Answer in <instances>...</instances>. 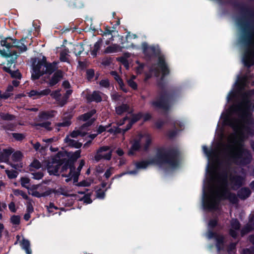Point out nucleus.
Wrapping results in <instances>:
<instances>
[{
    "instance_id": "1",
    "label": "nucleus",
    "mask_w": 254,
    "mask_h": 254,
    "mask_svg": "<svg viewBox=\"0 0 254 254\" xmlns=\"http://www.w3.org/2000/svg\"><path fill=\"white\" fill-rule=\"evenodd\" d=\"M158 66L162 72V76L157 83V86L160 90L157 95L150 101L149 104L155 110H163L168 111L171 105L179 97L181 93L180 86H172L166 88L165 77L169 74L170 69L163 57H159L158 60Z\"/></svg>"
},
{
    "instance_id": "2",
    "label": "nucleus",
    "mask_w": 254,
    "mask_h": 254,
    "mask_svg": "<svg viewBox=\"0 0 254 254\" xmlns=\"http://www.w3.org/2000/svg\"><path fill=\"white\" fill-rule=\"evenodd\" d=\"M231 4L235 8L239 9L242 14L254 18V9L251 7L236 0L232 2ZM239 23L242 29L240 42L246 48L243 62L245 66L250 68L254 65V20L249 27L244 24L241 20H239Z\"/></svg>"
},
{
    "instance_id": "3",
    "label": "nucleus",
    "mask_w": 254,
    "mask_h": 254,
    "mask_svg": "<svg viewBox=\"0 0 254 254\" xmlns=\"http://www.w3.org/2000/svg\"><path fill=\"white\" fill-rule=\"evenodd\" d=\"M180 155V151L177 148L161 146L156 149L154 158L149 160L136 162L135 166L137 169H146L149 165L159 166L167 165L172 168H176L179 165Z\"/></svg>"
},
{
    "instance_id": "4",
    "label": "nucleus",
    "mask_w": 254,
    "mask_h": 254,
    "mask_svg": "<svg viewBox=\"0 0 254 254\" xmlns=\"http://www.w3.org/2000/svg\"><path fill=\"white\" fill-rule=\"evenodd\" d=\"M221 176L222 180L223 187L221 191L216 193L215 197H210L205 192H204L203 207L205 210L209 211L217 210L220 200L227 199L228 196L229 195V193L231 192L227 187L228 181L227 172H223Z\"/></svg>"
},
{
    "instance_id": "5",
    "label": "nucleus",
    "mask_w": 254,
    "mask_h": 254,
    "mask_svg": "<svg viewBox=\"0 0 254 254\" xmlns=\"http://www.w3.org/2000/svg\"><path fill=\"white\" fill-rule=\"evenodd\" d=\"M233 143L238 146V147L231 145L227 146L228 148L231 150L235 149L236 151L235 152H232V153L230 156V159H232L236 164L243 166L250 164L252 160L251 152L248 149L243 147L242 140L235 139L233 140Z\"/></svg>"
},
{
    "instance_id": "6",
    "label": "nucleus",
    "mask_w": 254,
    "mask_h": 254,
    "mask_svg": "<svg viewBox=\"0 0 254 254\" xmlns=\"http://www.w3.org/2000/svg\"><path fill=\"white\" fill-rule=\"evenodd\" d=\"M231 110L238 115L239 121L243 124L242 128L249 135H253L254 130V118L253 114L249 108L243 109L240 104L233 105L231 107Z\"/></svg>"
},
{
    "instance_id": "7",
    "label": "nucleus",
    "mask_w": 254,
    "mask_h": 254,
    "mask_svg": "<svg viewBox=\"0 0 254 254\" xmlns=\"http://www.w3.org/2000/svg\"><path fill=\"white\" fill-rule=\"evenodd\" d=\"M141 47L143 54L148 59L155 57L159 54V51L154 46H149L146 42L142 43Z\"/></svg>"
},
{
    "instance_id": "8",
    "label": "nucleus",
    "mask_w": 254,
    "mask_h": 254,
    "mask_svg": "<svg viewBox=\"0 0 254 254\" xmlns=\"http://www.w3.org/2000/svg\"><path fill=\"white\" fill-rule=\"evenodd\" d=\"M143 137V134L139 133L138 135V138L134 139L131 141V145L127 152L128 156H134L135 154V152L140 150L141 148V141Z\"/></svg>"
},
{
    "instance_id": "9",
    "label": "nucleus",
    "mask_w": 254,
    "mask_h": 254,
    "mask_svg": "<svg viewBox=\"0 0 254 254\" xmlns=\"http://www.w3.org/2000/svg\"><path fill=\"white\" fill-rule=\"evenodd\" d=\"M109 149L110 147L108 146H103L99 147L97 150L96 154L94 156V160L96 162H98L102 159L106 160H110L112 158V151H110L109 152L104 155L101 154L102 152L107 151Z\"/></svg>"
},
{
    "instance_id": "10",
    "label": "nucleus",
    "mask_w": 254,
    "mask_h": 254,
    "mask_svg": "<svg viewBox=\"0 0 254 254\" xmlns=\"http://www.w3.org/2000/svg\"><path fill=\"white\" fill-rule=\"evenodd\" d=\"M39 191L35 190L32 191L31 195L37 198H40L42 197H46L52 193H56L57 190L51 189L47 186H43L41 185V187L39 188Z\"/></svg>"
},
{
    "instance_id": "11",
    "label": "nucleus",
    "mask_w": 254,
    "mask_h": 254,
    "mask_svg": "<svg viewBox=\"0 0 254 254\" xmlns=\"http://www.w3.org/2000/svg\"><path fill=\"white\" fill-rule=\"evenodd\" d=\"M231 228L229 230V234L234 239H236L238 237L237 231L240 230L241 224L237 219H233L231 222Z\"/></svg>"
},
{
    "instance_id": "12",
    "label": "nucleus",
    "mask_w": 254,
    "mask_h": 254,
    "mask_svg": "<svg viewBox=\"0 0 254 254\" xmlns=\"http://www.w3.org/2000/svg\"><path fill=\"white\" fill-rule=\"evenodd\" d=\"M245 178L240 175H235L230 177V181L232 185V189L236 190L240 188L244 184Z\"/></svg>"
},
{
    "instance_id": "13",
    "label": "nucleus",
    "mask_w": 254,
    "mask_h": 254,
    "mask_svg": "<svg viewBox=\"0 0 254 254\" xmlns=\"http://www.w3.org/2000/svg\"><path fill=\"white\" fill-rule=\"evenodd\" d=\"M101 94L102 93L98 90L93 91L92 93H87L85 96L87 103H100L102 101Z\"/></svg>"
},
{
    "instance_id": "14",
    "label": "nucleus",
    "mask_w": 254,
    "mask_h": 254,
    "mask_svg": "<svg viewBox=\"0 0 254 254\" xmlns=\"http://www.w3.org/2000/svg\"><path fill=\"white\" fill-rule=\"evenodd\" d=\"M238 122L237 119L231 118L228 115H226L223 120L224 125L230 127L235 132H237L240 129Z\"/></svg>"
},
{
    "instance_id": "15",
    "label": "nucleus",
    "mask_w": 254,
    "mask_h": 254,
    "mask_svg": "<svg viewBox=\"0 0 254 254\" xmlns=\"http://www.w3.org/2000/svg\"><path fill=\"white\" fill-rule=\"evenodd\" d=\"M62 165L61 164V163H53L52 159H51V161L49 162L47 165L48 172L49 175L59 176V171Z\"/></svg>"
},
{
    "instance_id": "16",
    "label": "nucleus",
    "mask_w": 254,
    "mask_h": 254,
    "mask_svg": "<svg viewBox=\"0 0 254 254\" xmlns=\"http://www.w3.org/2000/svg\"><path fill=\"white\" fill-rule=\"evenodd\" d=\"M19 44V42L16 39H13L10 37L4 38V39L0 41V45L2 47H5L7 49L14 47V45L16 44Z\"/></svg>"
},
{
    "instance_id": "17",
    "label": "nucleus",
    "mask_w": 254,
    "mask_h": 254,
    "mask_svg": "<svg viewBox=\"0 0 254 254\" xmlns=\"http://www.w3.org/2000/svg\"><path fill=\"white\" fill-rule=\"evenodd\" d=\"M63 76V71L61 70H57L49 80V86L52 87L56 85L62 79Z\"/></svg>"
},
{
    "instance_id": "18",
    "label": "nucleus",
    "mask_w": 254,
    "mask_h": 254,
    "mask_svg": "<svg viewBox=\"0 0 254 254\" xmlns=\"http://www.w3.org/2000/svg\"><path fill=\"white\" fill-rule=\"evenodd\" d=\"M69 154L68 152L66 151H60L55 156L52 157L53 163H61V164H63L64 162L65 159H62L61 158L67 156Z\"/></svg>"
},
{
    "instance_id": "19",
    "label": "nucleus",
    "mask_w": 254,
    "mask_h": 254,
    "mask_svg": "<svg viewBox=\"0 0 254 254\" xmlns=\"http://www.w3.org/2000/svg\"><path fill=\"white\" fill-rule=\"evenodd\" d=\"M252 192L248 187L241 188L237 191V196L241 200H245L250 196Z\"/></svg>"
},
{
    "instance_id": "20",
    "label": "nucleus",
    "mask_w": 254,
    "mask_h": 254,
    "mask_svg": "<svg viewBox=\"0 0 254 254\" xmlns=\"http://www.w3.org/2000/svg\"><path fill=\"white\" fill-rule=\"evenodd\" d=\"M51 92V90L49 88H46L41 91L32 90L29 92L28 96L30 97L37 96L38 98H39L49 95Z\"/></svg>"
},
{
    "instance_id": "21",
    "label": "nucleus",
    "mask_w": 254,
    "mask_h": 254,
    "mask_svg": "<svg viewBox=\"0 0 254 254\" xmlns=\"http://www.w3.org/2000/svg\"><path fill=\"white\" fill-rule=\"evenodd\" d=\"M97 111L93 109L90 111L78 116V120L83 122H86L92 119V117L96 113Z\"/></svg>"
},
{
    "instance_id": "22",
    "label": "nucleus",
    "mask_w": 254,
    "mask_h": 254,
    "mask_svg": "<svg viewBox=\"0 0 254 254\" xmlns=\"http://www.w3.org/2000/svg\"><path fill=\"white\" fill-rule=\"evenodd\" d=\"M64 140V142L67 144L68 146L72 148L79 149L82 145V143L70 138L68 135L65 137Z\"/></svg>"
},
{
    "instance_id": "23",
    "label": "nucleus",
    "mask_w": 254,
    "mask_h": 254,
    "mask_svg": "<svg viewBox=\"0 0 254 254\" xmlns=\"http://www.w3.org/2000/svg\"><path fill=\"white\" fill-rule=\"evenodd\" d=\"M57 63L55 62H54L52 63L46 62V64L45 65V67L46 68V69L44 70H43V71L45 74H51L54 72H55L57 68Z\"/></svg>"
},
{
    "instance_id": "24",
    "label": "nucleus",
    "mask_w": 254,
    "mask_h": 254,
    "mask_svg": "<svg viewBox=\"0 0 254 254\" xmlns=\"http://www.w3.org/2000/svg\"><path fill=\"white\" fill-rule=\"evenodd\" d=\"M216 247L218 252L223 250L225 244V238L223 235H219L215 239Z\"/></svg>"
},
{
    "instance_id": "25",
    "label": "nucleus",
    "mask_w": 254,
    "mask_h": 254,
    "mask_svg": "<svg viewBox=\"0 0 254 254\" xmlns=\"http://www.w3.org/2000/svg\"><path fill=\"white\" fill-rule=\"evenodd\" d=\"M2 68L4 71L9 73L12 78L20 79L22 77V75L18 69L12 71L10 68L6 66H3Z\"/></svg>"
},
{
    "instance_id": "26",
    "label": "nucleus",
    "mask_w": 254,
    "mask_h": 254,
    "mask_svg": "<svg viewBox=\"0 0 254 254\" xmlns=\"http://www.w3.org/2000/svg\"><path fill=\"white\" fill-rule=\"evenodd\" d=\"M129 109V106L127 104L123 103L122 105H119L116 107L115 110L117 115L121 116L126 112L128 113Z\"/></svg>"
},
{
    "instance_id": "27",
    "label": "nucleus",
    "mask_w": 254,
    "mask_h": 254,
    "mask_svg": "<svg viewBox=\"0 0 254 254\" xmlns=\"http://www.w3.org/2000/svg\"><path fill=\"white\" fill-rule=\"evenodd\" d=\"M20 246L22 249L25 251L26 254H32V250L30 249V243L28 240L23 238L20 242Z\"/></svg>"
},
{
    "instance_id": "28",
    "label": "nucleus",
    "mask_w": 254,
    "mask_h": 254,
    "mask_svg": "<svg viewBox=\"0 0 254 254\" xmlns=\"http://www.w3.org/2000/svg\"><path fill=\"white\" fill-rule=\"evenodd\" d=\"M114 30H111V27L109 26H106L105 28L104 31L103 32V36H106L107 35H110L111 37L109 38L108 40L106 41V44L108 45L110 42L114 40V36H113V33L114 32Z\"/></svg>"
},
{
    "instance_id": "29",
    "label": "nucleus",
    "mask_w": 254,
    "mask_h": 254,
    "mask_svg": "<svg viewBox=\"0 0 254 254\" xmlns=\"http://www.w3.org/2000/svg\"><path fill=\"white\" fill-rule=\"evenodd\" d=\"M132 111L128 112V114H131L130 121L134 124L139 121L143 117V113L139 112L137 113L132 114Z\"/></svg>"
},
{
    "instance_id": "30",
    "label": "nucleus",
    "mask_w": 254,
    "mask_h": 254,
    "mask_svg": "<svg viewBox=\"0 0 254 254\" xmlns=\"http://www.w3.org/2000/svg\"><path fill=\"white\" fill-rule=\"evenodd\" d=\"M144 137H146L145 143L143 144L142 147V150L144 151H147L149 150V147L152 143V138L149 134H143Z\"/></svg>"
},
{
    "instance_id": "31",
    "label": "nucleus",
    "mask_w": 254,
    "mask_h": 254,
    "mask_svg": "<svg viewBox=\"0 0 254 254\" xmlns=\"http://www.w3.org/2000/svg\"><path fill=\"white\" fill-rule=\"evenodd\" d=\"M102 42V39L100 38L95 43L93 49L91 51V54L94 57H96L97 55V53L100 49V47Z\"/></svg>"
},
{
    "instance_id": "32",
    "label": "nucleus",
    "mask_w": 254,
    "mask_h": 254,
    "mask_svg": "<svg viewBox=\"0 0 254 254\" xmlns=\"http://www.w3.org/2000/svg\"><path fill=\"white\" fill-rule=\"evenodd\" d=\"M68 153L67 155V157L69 159L75 162L78 158L80 157L81 150H78L75 151L74 152H68Z\"/></svg>"
},
{
    "instance_id": "33",
    "label": "nucleus",
    "mask_w": 254,
    "mask_h": 254,
    "mask_svg": "<svg viewBox=\"0 0 254 254\" xmlns=\"http://www.w3.org/2000/svg\"><path fill=\"white\" fill-rule=\"evenodd\" d=\"M249 241L253 244L252 250L249 249H244L242 254H254V235H251L249 236Z\"/></svg>"
},
{
    "instance_id": "34",
    "label": "nucleus",
    "mask_w": 254,
    "mask_h": 254,
    "mask_svg": "<svg viewBox=\"0 0 254 254\" xmlns=\"http://www.w3.org/2000/svg\"><path fill=\"white\" fill-rule=\"evenodd\" d=\"M51 122L49 121H46L41 123H35L34 126L36 127H40L45 128L48 131H52L53 129L52 127H51Z\"/></svg>"
},
{
    "instance_id": "35",
    "label": "nucleus",
    "mask_w": 254,
    "mask_h": 254,
    "mask_svg": "<svg viewBox=\"0 0 254 254\" xmlns=\"http://www.w3.org/2000/svg\"><path fill=\"white\" fill-rule=\"evenodd\" d=\"M170 124L174 127V128H177L180 130V131L183 130L184 128V124L178 120L171 121Z\"/></svg>"
},
{
    "instance_id": "36",
    "label": "nucleus",
    "mask_w": 254,
    "mask_h": 254,
    "mask_svg": "<svg viewBox=\"0 0 254 254\" xmlns=\"http://www.w3.org/2000/svg\"><path fill=\"white\" fill-rule=\"evenodd\" d=\"M246 77H239L238 80L236 83V86L237 89H243L246 85Z\"/></svg>"
},
{
    "instance_id": "37",
    "label": "nucleus",
    "mask_w": 254,
    "mask_h": 254,
    "mask_svg": "<svg viewBox=\"0 0 254 254\" xmlns=\"http://www.w3.org/2000/svg\"><path fill=\"white\" fill-rule=\"evenodd\" d=\"M253 230V227L249 223L248 224H247L246 226L243 227L242 229L241 230V236L242 237H243L249 233L252 232Z\"/></svg>"
},
{
    "instance_id": "38",
    "label": "nucleus",
    "mask_w": 254,
    "mask_h": 254,
    "mask_svg": "<svg viewBox=\"0 0 254 254\" xmlns=\"http://www.w3.org/2000/svg\"><path fill=\"white\" fill-rule=\"evenodd\" d=\"M12 149H4L3 152L0 154V160H7L12 154Z\"/></svg>"
},
{
    "instance_id": "39",
    "label": "nucleus",
    "mask_w": 254,
    "mask_h": 254,
    "mask_svg": "<svg viewBox=\"0 0 254 254\" xmlns=\"http://www.w3.org/2000/svg\"><path fill=\"white\" fill-rule=\"evenodd\" d=\"M47 60L45 57H43L42 59L39 60L37 64L33 66V69L37 70L38 71L41 70V68L42 66H44L46 64Z\"/></svg>"
},
{
    "instance_id": "40",
    "label": "nucleus",
    "mask_w": 254,
    "mask_h": 254,
    "mask_svg": "<svg viewBox=\"0 0 254 254\" xmlns=\"http://www.w3.org/2000/svg\"><path fill=\"white\" fill-rule=\"evenodd\" d=\"M180 130L177 128L168 130L166 133V136L170 139L174 138L178 134Z\"/></svg>"
},
{
    "instance_id": "41",
    "label": "nucleus",
    "mask_w": 254,
    "mask_h": 254,
    "mask_svg": "<svg viewBox=\"0 0 254 254\" xmlns=\"http://www.w3.org/2000/svg\"><path fill=\"white\" fill-rule=\"evenodd\" d=\"M119 48V46L117 44L109 46L106 48L105 53L107 54L116 53L118 51Z\"/></svg>"
},
{
    "instance_id": "42",
    "label": "nucleus",
    "mask_w": 254,
    "mask_h": 254,
    "mask_svg": "<svg viewBox=\"0 0 254 254\" xmlns=\"http://www.w3.org/2000/svg\"><path fill=\"white\" fill-rule=\"evenodd\" d=\"M238 244V242L231 243L227 247V252L229 254H235L236 252V246Z\"/></svg>"
},
{
    "instance_id": "43",
    "label": "nucleus",
    "mask_w": 254,
    "mask_h": 254,
    "mask_svg": "<svg viewBox=\"0 0 254 254\" xmlns=\"http://www.w3.org/2000/svg\"><path fill=\"white\" fill-rule=\"evenodd\" d=\"M22 153L19 151H17L12 155V160L14 162H19L22 159Z\"/></svg>"
},
{
    "instance_id": "44",
    "label": "nucleus",
    "mask_w": 254,
    "mask_h": 254,
    "mask_svg": "<svg viewBox=\"0 0 254 254\" xmlns=\"http://www.w3.org/2000/svg\"><path fill=\"white\" fill-rule=\"evenodd\" d=\"M33 71L34 73H33L31 75V78L33 80L39 79L41 76L45 74L43 70H40L38 71L37 70L33 69Z\"/></svg>"
},
{
    "instance_id": "45",
    "label": "nucleus",
    "mask_w": 254,
    "mask_h": 254,
    "mask_svg": "<svg viewBox=\"0 0 254 254\" xmlns=\"http://www.w3.org/2000/svg\"><path fill=\"white\" fill-rule=\"evenodd\" d=\"M218 225V220L217 218L211 219L208 221V229H212L217 227Z\"/></svg>"
},
{
    "instance_id": "46",
    "label": "nucleus",
    "mask_w": 254,
    "mask_h": 254,
    "mask_svg": "<svg viewBox=\"0 0 254 254\" xmlns=\"http://www.w3.org/2000/svg\"><path fill=\"white\" fill-rule=\"evenodd\" d=\"M95 76V70L92 68L87 69L86 71V77L88 81H91Z\"/></svg>"
},
{
    "instance_id": "47",
    "label": "nucleus",
    "mask_w": 254,
    "mask_h": 254,
    "mask_svg": "<svg viewBox=\"0 0 254 254\" xmlns=\"http://www.w3.org/2000/svg\"><path fill=\"white\" fill-rule=\"evenodd\" d=\"M238 196L235 193L233 192L229 193V195L228 196V199L231 203L233 204H236L238 202Z\"/></svg>"
},
{
    "instance_id": "48",
    "label": "nucleus",
    "mask_w": 254,
    "mask_h": 254,
    "mask_svg": "<svg viewBox=\"0 0 254 254\" xmlns=\"http://www.w3.org/2000/svg\"><path fill=\"white\" fill-rule=\"evenodd\" d=\"M0 116L4 121H12L15 119V116L14 115L8 113H1Z\"/></svg>"
},
{
    "instance_id": "49",
    "label": "nucleus",
    "mask_w": 254,
    "mask_h": 254,
    "mask_svg": "<svg viewBox=\"0 0 254 254\" xmlns=\"http://www.w3.org/2000/svg\"><path fill=\"white\" fill-rule=\"evenodd\" d=\"M105 190H102L101 188H99L98 190H97L95 191L96 193V196L97 198L103 199L105 197V193H106Z\"/></svg>"
},
{
    "instance_id": "50",
    "label": "nucleus",
    "mask_w": 254,
    "mask_h": 254,
    "mask_svg": "<svg viewBox=\"0 0 254 254\" xmlns=\"http://www.w3.org/2000/svg\"><path fill=\"white\" fill-rule=\"evenodd\" d=\"M6 174L9 179H13L17 177L18 173L15 170H7L6 171Z\"/></svg>"
},
{
    "instance_id": "51",
    "label": "nucleus",
    "mask_w": 254,
    "mask_h": 254,
    "mask_svg": "<svg viewBox=\"0 0 254 254\" xmlns=\"http://www.w3.org/2000/svg\"><path fill=\"white\" fill-rule=\"evenodd\" d=\"M90 196L91 193H87L85 194L80 200L83 201L86 204H90L92 202Z\"/></svg>"
},
{
    "instance_id": "52",
    "label": "nucleus",
    "mask_w": 254,
    "mask_h": 254,
    "mask_svg": "<svg viewBox=\"0 0 254 254\" xmlns=\"http://www.w3.org/2000/svg\"><path fill=\"white\" fill-rule=\"evenodd\" d=\"M74 108H72L70 109V111L69 112H66L64 113V118L66 120H68L69 121H70L71 119L73 118L74 115V112H73Z\"/></svg>"
},
{
    "instance_id": "53",
    "label": "nucleus",
    "mask_w": 254,
    "mask_h": 254,
    "mask_svg": "<svg viewBox=\"0 0 254 254\" xmlns=\"http://www.w3.org/2000/svg\"><path fill=\"white\" fill-rule=\"evenodd\" d=\"M12 136L17 141H22L25 137V135L21 133H12Z\"/></svg>"
},
{
    "instance_id": "54",
    "label": "nucleus",
    "mask_w": 254,
    "mask_h": 254,
    "mask_svg": "<svg viewBox=\"0 0 254 254\" xmlns=\"http://www.w3.org/2000/svg\"><path fill=\"white\" fill-rule=\"evenodd\" d=\"M30 180L27 177H21L20 179V183L22 187L29 189V187L26 186V184L30 183Z\"/></svg>"
},
{
    "instance_id": "55",
    "label": "nucleus",
    "mask_w": 254,
    "mask_h": 254,
    "mask_svg": "<svg viewBox=\"0 0 254 254\" xmlns=\"http://www.w3.org/2000/svg\"><path fill=\"white\" fill-rule=\"evenodd\" d=\"M10 222L14 225H19L20 223V217L19 215H13L10 218Z\"/></svg>"
},
{
    "instance_id": "56",
    "label": "nucleus",
    "mask_w": 254,
    "mask_h": 254,
    "mask_svg": "<svg viewBox=\"0 0 254 254\" xmlns=\"http://www.w3.org/2000/svg\"><path fill=\"white\" fill-rule=\"evenodd\" d=\"M219 234H218L216 232H214L212 229H208L207 231V237L209 239H216Z\"/></svg>"
},
{
    "instance_id": "57",
    "label": "nucleus",
    "mask_w": 254,
    "mask_h": 254,
    "mask_svg": "<svg viewBox=\"0 0 254 254\" xmlns=\"http://www.w3.org/2000/svg\"><path fill=\"white\" fill-rule=\"evenodd\" d=\"M71 124V121L66 120L65 119L63 118V122L58 123L57 125L58 127H69Z\"/></svg>"
},
{
    "instance_id": "58",
    "label": "nucleus",
    "mask_w": 254,
    "mask_h": 254,
    "mask_svg": "<svg viewBox=\"0 0 254 254\" xmlns=\"http://www.w3.org/2000/svg\"><path fill=\"white\" fill-rule=\"evenodd\" d=\"M95 121L96 118H93L92 119H91L90 120L86 121L85 123L83 124L81 126V128H85L86 127H90L93 124Z\"/></svg>"
},
{
    "instance_id": "59",
    "label": "nucleus",
    "mask_w": 254,
    "mask_h": 254,
    "mask_svg": "<svg viewBox=\"0 0 254 254\" xmlns=\"http://www.w3.org/2000/svg\"><path fill=\"white\" fill-rule=\"evenodd\" d=\"M32 175L33 176L32 178L37 180L41 179L44 177V173L41 171L33 173Z\"/></svg>"
},
{
    "instance_id": "60",
    "label": "nucleus",
    "mask_w": 254,
    "mask_h": 254,
    "mask_svg": "<svg viewBox=\"0 0 254 254\" xmlns=\"http://www.w3.org/2000/svg\"><path fill=\"white\" fill-rule=\"evenodd\" d=\"M18 44H17L16 43L14 46V47L18 49L20 53L25 52L27 50V48L24 44L21 43V46H19Z\"/></svg>"
},
{
    "instance_id": "61",
    "label": "nucleus",
    "mask_w": 254,
    "mask_h": 254,
    "mask_svg": "<svg viewBox=\"0 0 254 254\" xmlns=\"http://www.w3.org/2000/svg\"><path fill=\"white\" fill-rule=\"evenodd\" d=\"M51 95L54 99L56 100V101H58V99H60V98L61 97L60 91L59 90L53 91L51 93Z\"/></svg>"
},
{
    "instance_id": "62",
    "label": "nucleus",
    "mask_w": 254,
    "mask_h": 254,
    "mask_svg": "<svg viewBox=\"0 0 254 254\" xmlns=\"http://www.w3.org/2000/svg\"><path fill=\"white\" fill-rule=\"evenodd\" d=\"M80 173L79 172L75 171L72 172L71 174V178L73 180V183H77L78 181L79 176L80 175Z\"/></svg>"
},
{
    "instance_id": "63",
    "label": "nucleus",
    "mask_w": 254,
    "mask_h": 254,
    "mask_svg": "<svg viewBox=\"0 0 254 254\" xmlns=\"http://www.w3.org/2000/svg\"><path fill=\"white\" fill-rule=\"evenodd\" d=\"M59 100L57 101V103L59 106L62 107L64 106L67 102L68 100L66 98H64V96L62 97H60V99H58Z\"/></svg>"
},
{
    "instance_id": "64",
    "label": "nucleus",
    "mask_w": 254,
    "mask_h": 254,
    "mask_svg": "<svg viewBox=\"0 0 254 254\" xmlns=\"http://www.w3.org/2000/svg\"><path fill=\"white\" fill-rule=\"evenodd\" d=\"M30 166L36 169H39L41 167L42 165L39 161L35 159L31 163Z\"/></svg>"
}]
</instances>
